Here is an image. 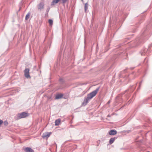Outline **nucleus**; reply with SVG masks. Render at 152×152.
Wrapping results in <instances>:
<instances>
[{
  "label": "nucleus",
  "mask_w": 152,
  "mask_h": 152,
  "mask_svg": "<svg viewBox=\"0 0 152 152\" xmlns=\"http://www.w3.org/2000/svg\"><path fill=\"white\" fill-rule=\"evenodd\" d=\"M99 88H98L95 90L88 94L87 95V97L85 98L83 104H85V105H86L88 102L89 100L91 99L94 96L96 95L98 91L99 90Z\"/></svg>",
  "instance_id": "obj_1"
},
{
  "label": "nucleus",
  "mask_w": 152,
  "mask_h": 152,
  "mask_svg": "<svg viewBox=\"0 0 152 152\" xmlns=\"http://www.w3.org/2000/svg\"><path fill=\"white\" fill-rule=\"evenodd\" d=\"M28 115V113L23 112L20 113H18L17 115V116L18 118H25Z\"/></svg>",
  "instance_id": "obj_2"
},
{
  "label": "nucleus",
  "mask_w": 152,
  "mask_h": 152,
  "mask_svg": "<svg viewBox=\"0 0 152 152\" xmlns=\"http://www.w3.org/2000/svg\"><path fill=\"white\" fill-rule=\"evenodd\" d=\"M29 69H26L24 70V75L25 77L27 78H30V76L29 75Z\"/></svg>",
  "instance_id": "obj_3"
},
{
  "label": "nucleus",
  "mask_w": 152,
  "mask_h": 152,
  "mask_svg": "<svg viewBox=\"0 0 152 152\" xmlns=\"http://www.w3.org/2000/svg\"><path fill=\"white\" fill-rule=\"evenodd\" d=\"M51 134V132H46L43 134L42 136V137L43 138H48V137L50 134Z\"/></svg>",
  "instance_id": "obj_4"
},
{
  "label": "nucleus",
  "mask_w": 152,
  "mask_h": 152,
  "mask_svg": "<svg viewBox=\"0 0 152 152\" xmlns=\"http://www.w3.org/2000/svg\"><path fill=\"white\" fill-rule=\"evenodd\" d=\"M44 4L43 3L41 2L38 5V8L39 10H41L44 8Z\"/></svg>",
  "instance_id": "obj_5"
},
{
  "label": "nucleus",
  "mask_w": 152,
  "mask_h": 152,
  "mask_svg": "<svg viewBox=\"0 0 152 152\" xmlns=\"http://www.w3.org/2000/svg\"><path fill=\"white\" fill-rule=\"evenodd\" d=\"M117 133V131L114 130H111L109 132V134L110 135H115Z\"/></svg>",
  "instance_id": "obj_6"
},
{
  "label": "nucleus",
  "mask_w": 152,
  "mask_h": 152,
  "mask_svg": "<svg viewBox=\"0 0 152 152\" xmlns=\"http://www.w3.org/2000/svg\"><path fill=\"white\" fill-rule=\"evenodd\" d=\"M25 151L26 152H34V151L33 150L29 148H26L25 149Z\"/></svg>",
  "instance_id": "obj_7"
},
{
  "label": "nucleus",
  "mask_w": 152,
  "mask_h": 152,
  "mask_svg": "<svg viewBox=\"0 0 152 152\" xmlns=\"http://www.w3.org/2000/svg\"><path fill=\"white\" fill-rule=\"evenodd\" d=\"M63 96V95L61 94H58L56 95L55 99H60Z\"/></svg>",
  "instance_id": "obj_8"
},
{
  "label": "nucleus",
  "mask_w": 152,
  "mask_h": 152,
  "mask_svg": "<svg viewBox=\"0 0 152 152\" xmlns=\"http://www.w3.org/2000/svg\"><path fill=\"white\" fill-rule=\"evenodd\" d=\"M60 0H53L51 5H54L55 4L57 3Z\"/></svg>",
  "instance_id": "obj_9"
},
{
  "label": "nucleus",
  "mask_w": 152,
  "mask_h": 152,
  "mask_svg": "<svg viewBox=\"0 0 152 152\" xmlns=\"http://www.w3.org/2000/svg\"><path fill=\"white\" fill-rule=\"evenodd\" d=\"M60 120L59 119L56 120L55 122V125L56 126L58 125L60 123Z\"/></svg>",
  "instance_id": "obj_10"
},
{
  "label": "nucleus",
  "mask_w": 152,
  "mask_h": 152,
  "mask_svg": "<svg viewBox=\"0 0 152 152\" xmlns=\"http://www.w3.org/2000/svg\"><path fill=\"white\" fill-rule=\"evenodd\" d=\"M115 140V138H111L110 140L109 143L110 144H112Z\"/></svg>",
  "instance_id": "obj_11"
},
{
  "label": "nucleus",
  "mask_w": 152,
  "mask_h": 152,
  "mask_svg": "<svg viewBox=\"0 0 152 152\" xmlns=\"http://www.w3.org/2000/svg\"><path fill=\"white\" fill-rule=\"evenodd\" d=\"M88 3H86L85 4L84 6V9H85V11L86 12L88 8Z\"/></svg>",
  "instance_id": "obj_12"
},
{
  "label": "nucleus",
  "mask_w": 152,
  "mask_h": 152,
  "mask_svg": "<svg viewBox=\"0 0 152 152\" xmlns=\"http://www.w3.org/2000/svg\"><path fill=\"white\" fill-rule=\"evenodd\" d=\"M30 15V13H28L26 16L25 19H28Z\"/></svg>",
  "instance_id": "obj_13"
},
{
  "label": "nucleus",
  "mask_w": 152,
  "mask_h": 152,
  "mask_svg": "<svg viewBox=\"0 0 152 152\" xmlns=\"http://www.w3.org/2000/svg\"><path fill=\"white\" fill-rule=\"evenodd\" d=\"M48 22L50 26H52L53 23V21L52 20H49Z\"/></svg>",
  "instance_id": "obj_14"
},
{
  "label": "nucleus",
  "mask_w": 152,
  "mask_h": 152,
  "mask_svg": "<svg viewBox=\"0 0 152 152\" xmlns=\"http://www.w3.org/2000/svg\"><path fill=\"white\" fill-rule=\"evenodd\" d=\"M67 0H62V2L63 4H64Z\"/></svg>",
  "instance_id": "obj_15"
},
{
  "label": "nucleus",
  "mask_w": 152,
  "mask_h": 152,
  "mask_svg": "<svg viewBox=\"0 0 152 152\" xmlns=\"http://www.w3.org/2000/svg\"><path fill=\"white\" fill-rule=\"evenodd\" d=\"M4 124L6 126V125H8V122H7V121H5L4 122Z\"/></svg>",
  "instance_id": "obj_16"
},
{
  "label": "nucleus",
  "mask_w": 152,
  "mask_h": 152,
  "mask_svg": "<svg viewBox=\"0 0 152 152\" xmlns=\"http://www.w3.org/2000/svg\"><path fill=\"white\" fill-rule=\"evenodd\" d=\"M3 121L2 120H0V125L2 123Z\"/></svg>",
  "instance_id": "obj_17"
},
{
  "label": "nucleus",
  "mask_w": 152,
  "mask_h": 152,
  "mask_svg": "<svg viewBox=\"0 0 152 152\" xmlns=\"http://www.w3.org/2000/svg\"><path fill=\"white\" fill-rule=\"evenodd\" d=\"M20 9H19V11H20Z\"/></svg>",
  "instance_id": "obj_18"
},
{
  "label": "nucleus",
  "mask_w": 152,
  "mask_h": 152,
  "mask_svg": "<svg viewBox=\"0 0 152 152\" xmlns=\"http://www.w3.org/2000/svg\"><path fill=\"white\" fill-rule=\"evenodd\" d=\"M108 103H110L109 101V102H108Z\"/></svg>",
  "instance_id": "obj_19"
},
{
  "label": "nucleus",
  "mask_w": 152,
  "mask_h": 152,
  "mask_svg": "<svg viewBox=\"0 0 152 152\" xmlns=\"http://www.w3.org/2000/svg\"><path fill=\"white\" fill-rule=\"evenodd\" d=\"M82 1H83V0H81Z\"/></svg>",
  "instance_id": "obj_20"
}]
</instances>
